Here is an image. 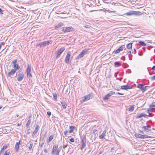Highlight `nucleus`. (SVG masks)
Returning <instances> with one entry per match:
<instances>
[{
    "mask_svg": "<svg viewBox=\"0 0 155 155\" xmlns=\"http://www.w3.org/2000/svg\"><path fill=\"white\" fill-rule=\"evenodd\" d=\"M58 145H54L51 151V154L52 155H59L60 152V149H58Z\"/></svg>",
    "mask_w": 155,
    "mask_h": 155,
    "instance_id": "1",
    "label": "nucleus"
},
{
    "mask_svg": "<svg viewBox=\"0 0 155 155\" xmlns=\"http://www.w3.org/2000/svg\"><path fill=\"white\" fill-rule=\"evenodd\" d=\"M126 15L127 16L132 15H141V13L139 12H137L134 11H130L126 13Z\"/></svg>",
    "mask_w": 155,
    "mask_h": 155,
    "instance_id": "2",
    "label": "nucleus"
},
{
    "mask_svg": "<svg viewBox=\"0 0 155 155\" xmlns=\"http://www.w3.org/2000/svg\"><path fill=\"white\" fill-rule=\"evenodd\" d=\"M51 42L52 41L51 40L45 41L39 43L38 46L40 47H44L47 45H49L50 44H51Z\"/></svg>",
    "mask_w": 155,
    "mask_h": 155,
    "instance_id": "3",
    "label": "nucleus"
},
{
    "mask_svg": "<svg viewBox=\"0 0 155 155\" xmlns=\"http://www.w3.org/2000/svg\"><path fill=\"white\" fill-rule=\"evenodd\" d=\"M88 49H84L76 58V59L81 58L85 54L88 53Z\"/></svg>",
    "mask_w": 155,
    "mask_h": 155,
    "instance_id": "4",
    "label": "nucleus"
},
{
    "mask_svg": "<svg viewBox=\"0 0 155 155\" xmlns=\"http://www.w3.org/2000/svg\"><path fill=\"white\" fill-rule=\"evenodd\" d=\"M18 61L17 59L13 60L12 62V64H13V67L14 68V69H15L16 71L18 70L19 68V66L17 64Z\"/></svg>",
    "mask_w": 155,
    "mask_h": 155,
    "instance_id": "5",
    "label": "nucleus"
},
{
    "mask_svg": "<svg viewBox=\"0 0 155 155\" xmlns=\"http://www.w3.org/2000/svg\"><path fill=\"white\" fill-rule=\"evenodd\" d=\"M31 67L30 64H28L27 69L26 70L27 75L30 78H32V75L31 73Z\"/></svg>",
    "mask_w": 155,
    "mask_h": 155,
    "instance_id": "6",
    "label": "nucleus"
},
{
    "mask_svg": "<svg viewBox=\"0 0 155 155\" xmlns=\"http://www.w3.org/2000/svg\"><path fill=\"white\" fill-rule=\"evenodd\" d=\"M74 29L72 27H64L62 28V31L64 32H69L73 31Z\"/></svg>",
    "mask_w": 155,
    "mask_h": 155,
    "instance_id": "7",
    "label": "nucleus"
},
{
    "mask_svg": "<svg viewBox=\"0 0 155 155\" xmlns=\"http://www.w3.org/2000/svg\"><path fill=\"white\" fill-rule=\"evenodd\" d=\"M115 94V92L113 91H110L107 95H106L103 98V99L104 101L108 100L109 99L110 97L114 94Z\"/></svg>",
    "mask_w": 155,
    "mask_h": 155,
    "instance_id": "8",
    "label": "nucleus"
},
{
    "mask_svg": "<svg viewBox=\"0 0 155 155\" xmlns=\"http://www.w3.org/2000/svg\"><path fill=\"white\" fill-rule=\"evenodd\" d=\"M71 52L68 51L66 56V58L64 60L65 62L67 64H68L69 63V60L71 57Z\"/></svg>",
    "mask_w": 155,
    "mask_h": 155,
    "instance_id": "9",
    "label": "nucleus"
},
{
    "mask_svg": "<svg viewBox=\"0 0 155 155\" xmlns=\"http://www.w3.org/2000/svg\"><path fill=\"white\" fill-rule=\"evenodd\" d=\"M65 50V48L64 47H63L60 48L58 50L56 54V58H59L60 56V55Z\"/></svg>",
    "mask_w": 155,
    "mask_h": 155,
    "instance_id": "10",
    "label": "nucleus"
},
{
    "mask_svg": "<svg viewBox=\"0 0 155 155\" xmlns=\"http://www.w3.org/2000/svg\"><path fill=\"white\" fill-rule=\"evenodd\" d=\"M16 71L15 69H12L10 71L8 72L6 74L7 77H9L13 76L15 73Z\"/></svg>",
    "mask_w": 155,
    "mask_h": 155,
    "instance_id": "11",
    "label": "nucleus"
},
{
    "mask_svg": "<svg viewBox=\"0 0 155 155\" xmlns=\"http://www.w3.org/2000/svg\"><path fill=\"white\" fill-rule=\"evenodd\" d=\"M24 77V74L23 72L19 73L18 76L17 80L18 81H20L22 80Z\"/></svg>",
    "mask_w": 155,
    "mask_h": 155,
    "instance_id": "12",
    "label": "nucleus"
},
{
    "mask_svg": "<svg viewBox=\"0 0 155 155\" xmlns=\"http://www.w3.org/2000/svg\"><path fill=\"white\" fill-rule=\"evenodd\" d=\"M125 48L124 45H122L117 50L114 51V52L115 54H116L119 53L120 51L123 50V49Z\"/></svg>",
    "mask_w": 155,
    "mask_h": 155,
    "instance_id": "13",
    "label": "nucleus"
},
{
    "mask_svg": "<svg viewBox=\"0 0 155 155\" xmlns=\"http://www.w3.org/2000/svg\"><path fill=\"white\" fill-rule=\"evenodd\" d=\"M81 141L82 144L81 145V147L80 148V149H81V150H82V149L83 148H84L85 147V146H86L85 139H84V138H82Z\"/></svg>",
    "mask_w": 155,
    "mask_h": 155,
    "instance_id": "14",
    "label": "nucleus"
},
{
    "mask_svg": "<svg viewBox=\"0 0 155 155\" xmlns=\"http://www.w3.org/2000/svg\"><path fill=\"white\" fill-rule=\"evenodd\" d=\"M20 140L18 142H17L15 145V152L17 153L18 151L19 150V145L20 144Z\"/></svg>",
    "mask_w": 155,
    "mask_h": 155,
    "instance_id": "15",
    "label": "nucleus"
},
{
    "mask_svg": "<svg viewBox=\"0 0 155 155\" xmlns=\"http://www.w3.org/2000/svg\"><path fill=\"white\" fill-rule=\"evenodd\" d=\"M121 88L122 89L127 90L128 89H130L132 88V86L127 85H122L121 86Z\"/></svg>",
    "mask_w": 155,
    "mask_h": 155,
    "instance_id": "16",
    "label": "nucleus"
},
{
    "mask_svg": "<svg viewBox=\"0 0 155 155\" xmlns=\"http://www.w3.org/2000/svg\"><path fill=\"white\" fill-rule=\"evenodd\" d=\"M39 126L37 124L35 126V128L34 130V131H33V134L32 135V136L33 137H34V136L36 134V133H37L38 130H39Z\"/></svg>",
    "mask_w": 155,
    "mask_h": 155,
    "instance_id": "17",
    "label": "nucleus"
},
{
    "mask_svg": "<svg viewBox=\"0 0 155 155\" xmlns=\"http://www.w3.org/2000/svg\"><path fill=\"white\" fill-rule=\"evenodd\" d=\"M142 117H144L147 118L148 117V116L147 115H146L145 114H143V113H141L139 115H138L137 117V118H140Z\"/></svg>",
    "mask_w": 155,
    "mask_h": 155,
    "instance_id": "18",
    "label": "nucleus"
},
{
    "mask_svg": "<svg viewBox=\"0 0 155 155\" xmlns=\"http://www.w3.org/2000/svg\"><path fill=\"white\" fill-rule=\"evenodd\" d=\"M92 98V95L90 94H88L87 95L85 96L84 97V101L85 100H87L90 99H91Z\"/></svg>",
    "mask_w": 155,
    "mask_h": 155,
    "instance_id": "19",
    "label": "nucleus"
},
{
    "mask_svg": "<svg viewBox=\"0 0 155 155\" xmlns=\"http://www.w3.org/2000/svg\"><path fill=\"white\" fill-rule=\"evenodd\" d=\"M106 132V130H104L102 133V134L99 136V138L100 139H103L104 138L105 136V134Z\"/></svg>",
    "mask_w": 155,
    "mask_h": 155,
    "instance_id": "20",
    "label": "nucleus"
},
{
    "mask_svg": "<svg viewBox=\"0 0 155 155\" xmlns=\"http://www.w3.org/2000/svg\"><path fill=\"white\" fill-rule=\"evenodd\" d=\"M150 108L147 110V112L149 113L150 112H153L154 110H155V108H153L152 106H150V105H149Z\"/></svg>",
    "mask_w": 155,
    "mask_h": 155,
    "instance_id": "21",
    "label": "nucleus"
},
{
    "mask_svg": "<svg viewBox=\"0 0 155 155\" xmlns=\"http://www.w3.org/2000/svg\"><path fill=\"white\" fill-rule=\"evenodd\" d=\"M61 102L63 108L65 109L67 106L66 103L64 101H61Z\"/></svg>",
    "mask_w": 155,
    "mask_h": 155,
    "instance_id": "22",
    "label": "nucleus"
},
{
    "mask_svg": "<svg viewBox=\"0 0 155 155\" xmlns=\"http://www.w3.org/2000/svg\"><path fill=\"white\" fill-rule=\"evenodd\" d=\"M142 128L144 129L145 131L147 132H148L149 131H151L150 129H148L147 127H146V126H143L142 127Z\"/></svg>",
    "mask_w": 155,
    "mask_h": 155,
    "instance_id": "23",
    "label": "nucleus"
},
{
    "mask_svg": "<svg viewBox=\"0 0 155 155\" xmlns=\"http://www.w3.org/2000/svg\"><path fill=\"white\" fill-rule=\"evenodd\" d=\"M135 136L137 138L143 139V135L140 134H135Z\"/></svg>",
    "mask_w": 155,
    "mask_h": 155,
    "instance_id": "24",
    "label": "nucleus"
},
{
    "mask_svg": "<svg viewBox=\"0 0 155 155\" xmlns=\"http://www.w3.org/2000/svg\"><path fill=\"white\" fill-rule=\"evenodd\" d=\"M70 130L69 131V133H72L74 131V129H75V127L74 126H71L70 127Z\"/></svg>",
    "mask_w": 155,
    "mask_h": 155,
    "instance_id": "25",
    "label": "nucleus"
},
{
    "mask_svg": "<svg viewBox=\"0 0 155 155\" xmlns=\"http://www.w3.org/2000/svg\"><path fill=\"white\" fill-rule=\"evenodd\" d=\"M132 43H130L127 45V49H132Z\"/></svg>",
    "mask_w": 155,
    "mask_h": 155,
    "instance_id": "26",
    "label": "nucleus"
},
{
    "mask_svg": "<svg viewBox=\"0 0 155 155\" xmlns=\"http://www.w3.org/2000/svg\"><path fill=\"white\" fill-rule=\"evenodd\" d=\"M114 65L115 67H118L121 65V64L118 62H116L114 63Z\"/></svg>",
    "mask_w": 155,
    "mask_h": 155,
    "instance_id": "27",
    "label": "nucleus"
},
{
    "mask_svg": "<svg viewBox=\"0 0 155 155\" xmlns=\"http://www.w3.org/2000/svg\"><path fill=\"white\" fill-rule=\"evenodd\" d=\"M63 25V23L62 22L60 23L58 25H56L55 26V28H59L60 27L62 26Z\"/></svg>",
    "mask_w": 155,
    "mask_h": 155,
    "instance_id": "28",
    "label": "nucleus"
},
{
    "mask_svg": "<svg viewBox=\"0 0 155 155\" xmlns=\"http://www.w3.org/2000/svg\"><path fill=\"white\" fill-rule=\"evenodd\" d=\"M54 135H51L50 136L48 140L47 141V142L48 143L49 142H50L53 139Z\"/></svg>",
    "mask_w": 155,
    "mask_h": 155,
    "instance_id": "29",
    "label": "nucleus"
},
{
    "mask_svg": "<svg viewBox=\"0 0 155 155\" xmlns=\"http://www.w3.org/2000/svg\"><path fill=\"white\" fill-rule=\"evenodd\" d=\"M8 147V145H6V144H4L1 150L2 151H3L4 150L6 149Z\"/></svg>",
    "mask_w": 155,
    "mask_h": 155,
    "instance_id": "30",
    "label": "nucleus"
},
{
    "mask_svg": "<svg viewBox=\"0 0 155 155\" xmlns=\"http://www.w3.org/2000/svg\"><path fill=\"white\" fill-rule=\"evenodd\" d=\"M140 44L142 46H145L146 45V44L143 41H140L139 42Z\"/></svg>",
    "mask_w": 155,
    "mask_h": 155,
    "instance_id": "31",
    "label": "nucleus"
},
{
    "mask_svg": "<svg viewBox=\"0 0 155 155\" xmlns=\"http://www.w3.org/2000/svg\"><path fill=\"white\" fill-rule=\"evenodd\" d=\"M134 109V106H130V107L129 108V111L132 112L133 111Z\"/></svg>",
    "mask_w": 155,
    "mask_h": 155,
    "instance_id": "32",
    "label": "nucleus"
},
{
    "mask_svg": "<svg viewBox=\"0 0 155 155\" xmlns=\"http://www.w3.org/2000/svg\"><path fill=\"white\" fill-rule=\"evenodd\" d=\"M53 96L54 97L55 101H56L57 100V95L56 93H53Z\"/></svg>",
    "mask_w": 155,
    "mask_h": 155,
    "instance_id": "33",
    "label": "nucleus"
},
{
    "mask_svg": "<svg viewBox=\"0 0 155 155\" xmlns=\"http://www.w3.org/2000/svg\"><path fill=\"white\" fill-rule=\"evenodd\" d=\"M148 87V86H144V85H143V88L142 89V90H143L142 91L143 92H144L145 91H146L147 90L146 88L147 87Z\"/></svg>",
    "mask_w": 155,
    "mask_h": 155,
    "instance_id": "34",
    "label": "nucleus"
},
{
    "mask_svg": "<svg viewBox=\"0 0 155 155\" xmlns=\"http://www.w3.org/2000/svg\"><path fill=\"white\" fill-rule=\"evenodd\" d=\"M143 84H139L138 85L137 87L139 88H140L142 89V88L143 87Z\"/></svg>",
    "mask_w": 155,
    "mask_h": 155,
    "instance_id": "35",
    "label": "nucleus"
},
{
    "mask_svg": "<svg viewBox=\"0 0 155 155\" xmlns=\"http://www.w3.org/2000/svg\"><path fill=\"white\" fill-rule=\"evenodd\" d=\"M31 123V120H28L27 121L26 124V127L27 128L28 127L29 125Z\"/></svg>",
    "mask_w": 155,
    "mask_h": 155,
    "instance_id": "36",
    "label": "nucleus"
},
{
    "mask_svg": "<svg viewBox=\"0 0 155 155\" xmlns=\"http://www.w3.org/2000/svg\"><path fill=\"white\" fill-rule=\"evenodd\" d=\"M151 137L150 136H148L147 135H143V139L147 138H150Z\"/></svg>",
    "mask_w": 155,
    "mask_h": 155,
    "instance_id": "37",
    "label": "nucleus"
},
{
    "mask_svg": "<svg viewBox=\"0 0 155 155\" xmlns=\"http://www.w3.org/2000/svg\"><path fill=\"white\" fill-rule=\"evenodd\" d=\"M33 145L32 143H30V145L29 147V150L31 149L32 148Z\"/></svg>",
    "mask_w": 155,
    "mask_h": 155,
    "instance_id": "38",
    "label": "nucleus"
},
{
    "mask_svg": "<svg viewBox=\"0 0 155 155\" xmlns=\"http://www.w3.org/2000/svg\"><path fill=\"white\" fill-rule=\"evenodd\" d=\"M83 27H84L86 28H90L91 27V26H90L89 25H86L84 26Z\"/></svg>",
    "mask_w": 155,
    "mask_h": 155,
    "instance_id": "39",
    "label": "nucleus"
},
{
    "mask_svg": "<svg viewBox=\"0 0 155 155\" xmlns=\"http://www.w3.org/2000/svg\"><path fill=\"white\" fill-rule=\"evenodd\" d=\"M10 152L9 151H6L5 152V153L4 154V155H9V154Z\"/></svg>",
    "mask_w": 155,
    "mask_h": 155,
    "instance_id": "40",
    "label": "nucleus"
},
{
    "mask_svg": "<svg viewBox=\"0 0 155 155\" xmlns=\"http://www.w3.org/2000/svg\"><path fill=\"white\" fill-rule=\"evenodd\" d=\"M74 139L73 138H70L69 140L70 141V142H73L74 141Z\"/></svg>",
    "mask_w": 155,
    "mask_h": 155,
    "instance_id": "41",
    "label": "nucleus"
},
{
    "mask_svg": "<svg viewBox=\"0 0 155 155\" xmlns=\"http://www.w3.org/2000/svg\"><path fill=\"white\" fill-rule=\"evenodd\" d=\"M47 114L50 117L51 114V112L50 111H48L47 112Z\"/></svg>",
    "mask_w": 155,
    "mask_h": 155,
    "instance_id": "42",
    "label": "nucleus"
},
{
    "mask_svg": "<svg viewBox=\"0 0 155 155\" xmlns=\"http://www.w3.org/2000/svg\"><path fill=\"white\" fill-rule=\"evenodd\" d=\"M97 131V130L96 129H94L93 130L92 133L95 134Z\"/></svg>",
    "mask_w": 155,
    "mask_h": 155,
    "instance_id": "43",
    "label": "nucleus"
},
{
    "mask_svg": "<svg viewBox=\"0 0 155 155\" xmlns=\"http://www.w3.org/2000/svg\"><path fill=\"white\" fill-rule=\"evenodd\" d=\"M149 113V115H148V117L150 116V117H153V114H152V113H151L150 112H149V113Z\"/></svg>",
    "mask_w": 155,
    "mask_h": 155,
    "instance_id": "44",
    "label": "nucleus"
},
{
    "mask_svg": "<svg viewBox=\"0 0 155 155\" xmlns=\"http://www.w3.org/2000/svg\"><path fill=\"white\" fill-rule=\"evenodd\" d=\"M151 79L152 80H155V75H154L153 77H151Z\"/></svg>",
    "mask_w": 155,
    "mask_h": 155,
    "instance_id": "45",
    "label": "nucleus"
},
{
    "mask_svg": "<svg viewBox=\"0 0 155 155\" xmlns=\"http://www.w3.org/2000/svg\"><path fill=\"white\" fill-rule=\"evenodd\" d=\"M131 54V51H128L127 54L129 55H130Z\"/></svg>",
    "mask_w": 155,
    "mask_h": 155,
    "instance_id": "46",
    "label": "nucleus"
},
{
    "mask_svg": "<svg viewBox=\"0 0 155 155\" xmlns=\"http://www.w3.org/2000/svg\"><path fill=\"white\" fill-rule=\"evenodd\" d=\"M68 133V131L67 130H66L64 131V133L65 135H66L67 133Z\"/></svg>",
    "mask_w": 155,
    "mask_h": 155,
    "instance_id": "47",
    "label": "nucleus"
},
{
    "mask_svg": "<svg viewBox=\"0 0 155 155\" xmlns=\"http://www.w3.org/2000/svg\"><path fill=\"white\" fill-rule=\"evenodd\" d=\"M68 146V145H64L63 146V148L64 149H65V148H66Z\"/></svg>",
    "mask_w": 155,
    "mask_h": 155,
    "instance_id": "48",
    "label": "nucleus"
},
{
    "mask_svg": "<svg viewBox=\"0 0 155 155\" xmlns=\"http://www.w3.org/2000/svg\"><path fill=\"white\" fill-rule=\"evenodd\" d=\"M117 94L119 95H124V94H122V93H120L119 92H117Z\"/></svg>",
    "mask_w": 155,
    "mask_h": 155,
    "instance_id": "49",
    "label": "nucleus"
},
{
    "mask_svg": "<svg viewBox=\"0 0 155 155\" xmlns=\"http://www.w3.org/2000/svg\"><path fill=\"white\" fill-rule=\"evenodd\" d=\"M44 151L45 153H48V150L46 149H44Z\"/></svg>",
    "mask_w": 155,
    "mask_h": 155,
    "instance_id": "50",
    "label": "nucleus"
},
{
    "mask_svg": "<svg viewBox=\"0 0 155 155\" xmlns=\"http://www.w3.org/2000/svg\"><path fill=\"white\" fill-rule=\"evenodd\" d=\"M152 69L153 70H155V66H153L152 68Z\"/></svg>",
    "mask_w": 155,
    "mask_h": 155,
    "instance_id": "51",
    "label": "nucleus"
},
{
    "mask_svg": "<svg viewBox=\"0 0 155 155\" xmlns=\"http://www.w3.org/2000/svg\"><path fill=\"white\" fill-rule=\"evenodd\" d=\"M146 127H147L148 129H150V125H147L146 126Z\"/></svg>",
    "mask_w": 155,
    "mask_h": 155,
    "instance_id": "52",
    "label": "nucleus"
},
{
    "mask_svg": "<svg viewBox=\"0 0 155 155\" xmlns=\"http://www.w3.org/2000/svg\"><path fill=\"white\" fill-rule=\"evenodd\" d=\"M150 106H152V107H155V104L150 105Z\"/></svg>",
    "mask_w": 155,
    "mask_h": 155,
    "instance_id": "53",
    "label": "nucleus"
},
{
    "mask_svg": "<svg viewBox=\"0 0 155 155\" xmlns=\"http://www.w3.org/2000/svg\"><path fill=\"white\" fill-rule=\"evenodd\" d=\"M2 9L0 8V13H2Z\"/></svg>",
    "mask_w": 155,
    "mask_h": 155,
    "instance_id": "54",
    "label": "nucleus"
},
{
    "mask_svg": "<svg viewBox=\"0 0 155 155\" xmlns=\"http://www.w3.org/2000/svg\"><path fill=\"white\" fill-rule=\"evenodd\" d=\"M3 151H2V150H1L0 151V155H1Z\"/></svg>",
    "mask_w": 155,
    "mask_h": 155,
    "instance_id": "55",
    "label": "nucleus"
},
{
    "mask_svg": "<svg viewBox=\"0 0 155 155\" xmlns=\"http://www.w3.org/2000/svg\"><path fill=\"white\" fill-rule=\"evenodd\" d=\"M44 144V143H42L41 144V147H42L43 146V145Z\"/></svg>",
    "mask_w": 155,
    "mask_h": 155,
    "instance_id": "56",
    "label": "nucleus"
},
{
    "mask_svg": "<svg viewBox=\"0 0 155 155\" xmlns=\"http://www.w3.org/2000/svg\"><path fill=\"white\" fill-rule=\"evenodd\" d=\"M62 146H61L59 148H58V149H60V151H61V149Z\"/></svg>",
    "mask_w": 155,
    "mask_h": 155,
    "instance_id": "57",
    "label": "nucleus"
},
{
    "mask_svg": "<svg viewBox=\"0 0 155 155\" xmlns=\"http://www.w3.org/2000/svg\"><path fill=\"white\" fill-rule=\"evenodd\" d=\"M2 106L0 105V109H1L2 108Z\"/></svg>",
    "mask_w": 155,
    "mask_h": 155,
    "instance_id": "58",
    "label": "nucleus"
},
{
    "mask_svg": "<svg viewBox=\"0 0 155 155\" xmlns=\"http://www.w3.org/2000/svg\"><path fill=\"white\" fill-rule=\"evenodd\" d=\"M16 116H17V117H18L19 115H18V114H17L16 115Z\"/></svg>",
    "mask_w": 155,
    "mask_h": 155,
    "instance_id": "59",
    "label": "nucleus"
},
{
    "mask_svg": "<svg viewBox=\"0 0 155 155\" xmlns=\"http://www.w3.org/2000/svg\"><path fill=\"white\" fill-rule=\"evenodd\" d=\"M19 125H19V124H17V125H18V126H19Z\"/></svg>",
    "mask_w": 155,
    "mask_h": 155,
    "instance_id": "60",
    "label": "nucleus"
},
{
    "mask_svg": "<svg viewBox=\"0 0 155 155\" xmlns=\"http://www.w3.org/2000/svg\"><path fill=\"white\" fill-rule=\"evenodd\" d=\"M140 132L141 133H143V132L141 131H140Z\"/></svg>",
    "mask_w": 155,
    "mask_h": 155,
    "instance_id": "61",
    "label": "nucleus"
},
{
    "mask_svg": "<svg viewBox=\"0 0 155 155\" xmlns=\"http://www.w3.org/2000/svg\"><path fill=\"white\" fill-rule=\"evenodd\" d=\"M153 14H155V12H153Z\"/></svg>",
    "mask_w": 155,
    "mask_h": 155,
    "instance_id": "62",
    "label": "nucleus"
},
{
    "mask_svg": "<svg viewBox=\"0 0 155 155\" xmlns=\"http://www.w3.org/2000/svg\"><path fill=\"white\" fill-rule=\"evenodd\" d=\"M149 43H151V42L150 41H149Z\"/></svg>",
    "mask_w": 155,
    "mask_h": 155,
    "instance_id": "63",
    "label": "nucleus"
},
{
    "mask_svg": "<svg viewBox=\"0 0 155 155\" xmlns=\"http://www.w3.org/2000/svg\"><path fill=\"white\" fill-rule=\"evenodd\" d=\"M0 47H2V46L0 44Z\"/></svg>",
    "mask_w": 155,
    "mask_h": 155,
    "instance_id": "64",
    "label": "nucleus"
}]
</instances>
